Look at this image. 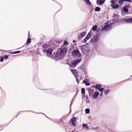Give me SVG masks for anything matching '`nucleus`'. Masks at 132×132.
<instances>
[{"mask_svg": "<svg viewBox=\"0 0 132 132\" xmlns=\"http://www.w3.org/2000/svg\"><path fill=\"white\" fill-rule=\"evenodd\" d=\"M73 56L75 57H80L82 55L78 50H75L72 53Z\"/></svg>", "mask_w": 132, "mask_h": 132, "instance_id": "4", "label": "nucleus"}, {"mask_svg": "<svg viewBox=\"0 0 132 132\" xmlns=\"http://www.w3.org/2000/svg\"><path fill=\"white\" fill-rule=\"evenodd\" d=\"M81 61V59L79 58L78 59L73 61L72 62L71 64V66L70 65V66L72 67H75L77 65L78 63Z\"/></svg>", "mask_w": 132, "mask_h": 132, "instance_id": "5", "label": "nucleus"}, {"mask_svg": "<svg viewBox=\"0 0 132 132\" xmlns=\"http://www.w3.org/2000/svg\"><path fill=\"white\" fill-rule=\"evenodd\" d=\"M71 132H73V131H72Z\"/></svg>", "mask_w": 132, "mask_h": 132, "instance_id": "41", "label": "nucleus"}, {"mask_svg": "<svg viewBox=\"0 0 132 132\" xmlns=\"http://www.w3.org/2000/svg\"><path fill=\"white\" fill-rule=\"evenodd\" d=\"M123 10L126 13L128 12V9L125 7L123 8Z\"/></svg>", "mask_w": 132, "mask_h": 132, "instance_id": "21", "label": "nucleus"}, {"mask_svg": "<svg viewBox=\"0 0 132 132\" xmlns=\"http://www.w3.org/2000/svg\"><path fill=\"white\" fill-rule=\"evenodd\" d=\"M101 87V85L100 84H98L94 86V87L97 89H99Z\"/></svg>", "mask_w": 132, "mask_h": 132, "instance_id": "14", "label": "nucleus"}, {"mask_svg": "<svg viewBox=\"0 0 132 132\" xmlns=\"http://www.w3.org/2000/svg\"><path fill=\"white\" fill-rule=\"evenodd\" d=\"M48 45L46 44H44L43 45V47L44 49H43V52H44L46 54L47 56H49L52 54V52L53 51V50L52 49H47Z\"/></svg>", "mask_w": 132, "mask_h": 132, "instance_id": "3", "label": "nucleus"}, {"mask_svg": "<svg viewBox=\"0 0 132 132\" xmlns=\"http://www.w3.org/2000/svg\"><path fill=\"white\" fill-rule=\"evenodd\" d=\"M82 37L80 35H79L78 36V38L79 39H81L82 38Z\"/></svg>", "mask_w": 132, "mask_h": 132, "instance_id": "28", "label": "nucleus"}, {"mask_svg": "<svg viewBox=\"0 0 132 132\" xmlns=\"http://www.w3.org/2000/svg\"><path fill=\"white\" fill-rule=\"evenodd\" d=\"M111 7L113 9H117L119 8V5L118 4H116L115 5L112 4L111 5Z\"/></svg>", "mask_w": 132, "mask_h": 132, "instance_id": "12", "label": "nucleus"}, {"mask_svg": "<svg viewBox=\"0 0 132 132\" xmlns=\"http://www.w3.org/2000/svg\"><path fill=\"white\" fill-rule=\"evenodd\" d=\"M88 81L89 80L88 79H86L83 81V82L85 84V83L88 82Z\"/></svg>", "mask_w": 132, "mask_h": 132, "instance_id": "20", "label": "nucleus"}, {"mask_svg": "<svg viewBox=\"0 0 132 132\" xmlns=\"http://www.w3.org/2000/svg\"><path fill=\"white\" fill-rule=\"evenodd\" d=\"M80 35L82 37H83L86 35V33L85 32H82Z\"/></svg>", "mask_w": 132, "mask_h": 132, "instance_id": "25", "label": "nucleus"}, {"mask_svg": "<svg viewBox=\"0 0 132 132\" xmlns=\"http://www.w3.org/2000/svg\"><path fill=\"white\" fill-rule=\"evenodd\" d=\"M20 53V52L19 51H18L15 52V54L19 53Z\"/></svg>", "mask_w": 132, "mask_h": 132, "instance_id": "34", "label": "nucleus"}, {"mask_svg": "<svg viewBox=\"0 0 132 132\" xmlns=\"http://www.w3.org/2000/svg\"><path fill=\"white\" fill-rule=\"evenodd\" d=\"M87 90L90 97L93 98L94 99H96L97 98L99 94L96 91L94 92V89H91L90 88H88Z\"/></svg>", "mask_w": 132, "mask_h": 132, "instance_id": "1", "label": "nucleus"}, {"mask_svg": "<svg viewBox=\"0 0 132 132\" xmlns=\"http://www.w3.org/2000/svg\"><path fill=\"white\" fill-rule=\"evenodd\" d=\"M124 1V0H120L119 1V3L120 4H122L123 3V2Z\"/></svg>", "mask_w": 132, "mask_h": 132, "instance_id": "26", "label": "nucleus"}, {"mask_svg": "<svg viewBox=\"0 0 132 132\" xmlns=\"http://www.w3.org/2000/svg\"><path fill=\"white\" fill-rule=\"evenodd\" d=\"M4 59L3 57H1L0 59V61L1 62H3V61Z\"/></svg>", "mask_w": 132, "mask_h": 132, "instance_id": "29", "label": "nucleus"}, {"mask_svg": "<svg viewBox=\"0 0 132 132\" xmlns=\"http://www.w3.org/2000/svg\"><path fill=\"white\" fill-rule=\"evenodd\" d=\"M111 2L112 3V4H113V3H114V1H113V0H112L111 1Z\"/></svg>", "mask_w": 132, "mask_h": 132, "instance_id": "36", "label": "nucleus"}, {"mask_svg": "<svg viewBox=\"0 0 132 132\" xmlns=\"http://www.w3.org/2000/svg\"><path fill=\"white\" fill-rule=\"evenodd\" d=\"M98 40L96 38H93L90 41L92 42L93 43H96V42Z\"/></svg>", "mask_w": 132, "mask_h": 132, "instance_id": "13", "label": "nucleus"}, {"mask_svg": "<svg viewBox=\"0 0 132 132\" xmlns=\"http://www.w3.org/2000/svg\"><path fill=\"white\" fill-rule=\"evenodd\" d=\"M85 94H82V98H85Z\"/></svg>", "mask_w": 132, "mask_h": 132, "instance_id": "33", "label": "nucleus"}, {"mask_svg": "<svg viewBox=\"0 0 132 132\" xmlns=\"http://www.w3.org/2000/svg\"><path fill=\"white\" fill-rule=\"evenodd\" d=\"M95 11H99L100 10V8L98 7H97L95 9Z\"/></svg>", "mask_w": 132, "mask_h": 132, "instance_id": "16", "label": "nucleus"}, {"mask_svg": "<svg viewBox=\"0 0 132 132\" xmlns=\"http://www.w3.org/2000/svg\"><path fill=\"white\" fill-rule=\"evenodd\" d=\"M111 28V26L110 24H107L105 25L101 29L102 31H108Z\"/></svg>", "mask_w": 132, "mask_h": 132, "instance_id": "6", "label": "nucleus"}, {"mask_svg": "<svg viewBox=\"0 0 132 132\" xmlns=\"http://www.w3.org/2000/svg\"><path fill=\"white\" fill-rule=\"evenodd\" d=\"M84 1L88 5H91V3L89 0H84Z\"/></svg>", "mask_w": 132, "mask_h": 132, "instance_id": "15", "label": "nucleus"}, {"mask_svg": "<svg viewBox=\"0 0 132 132\" xmlns=\"http://www.w3.org/2000/svg\"><path fill=\"white\" fill-rule=\"evenodd\" d=\"M123 19L126 23H130L131 22V18H124Z\"/></svg>", "mask_w": 132, "mask_h": 132, "instance_id": "7", "label": "nucleus"}, {"mask_svg": "<svg viewBox=\"0 0 132 132\" xmlns=\"http://www.w3.org/2000/svg\"><path fill=\"white\" fill-rule=\"evenodd\" d=\"M90 36L89 33L87 35L86 37L84 39V42L85 43H86L87 40L89 39L90 38Z\"/></svg>", "mask_w": 132, "mask_h": 132, "instance_id": "9", "label": "nucleus"}, {"mask_svg": "<svg viewBox=\"0 0 132 132\" xmlns=\"http://www.w3.org/2000/svg\"><path fill=\"white\" fill-rule=\"evenodd\" d=\"M97 25H95L93 26L92 27L93 30V31H95L97 29Z\"/></svg>", "mask_w": 132, "mask_h": 132, "instance_id": "18", "label": "nucleus"}, {"mask_svg": "<svg viewBox=\"0 0 132 132\" xmlns=\"http://www.w3.org/2000/svg\"><path fill=\"white\" fill-rule=\"evenodd\" d=\"M90 84L89 83H86L85 84V85L87 86H89Z\"/></svg>", "mask_w": 132, "mask_h": 132, "instance_id": "32", "label": "nucleus"}, {"mask_svg": "<svg viewBox=\"0 0 132 132\" xmlns=\"http://www.w3.org/2000/svg\"><path fill=\"white\" fill-rule=\"evenodd\" d=\"M8 57V56L7 55H5L4 56V58L5 59H7Z\"/></svg>", "mask_w": 132, "mask_h": 132, "instance_id": "30", "label": "nucleus"}, {"mask_svg": "<svg viewBox=\"0 0 132 132\" xmlns=\"http://www.w3.org/2000/svg\"><path fill=\"white\" fill-rule=\"evenodd\" d=\"M31 40V39L30 38H29L28 39L26 43L27 45H28L30 43Z\"/></svg>", "mask_w": 132, "mask_h": 132, "instance_id": "17", "label": "nucleus"}, {"mask_svg": "<svg viewBox=\"0 0 132 132\" xmlns=\"http://www.w3.org/2000/svg\"><path fill=\"white\" fill-rule=\"evenodd\" d=\"M125 2H130L131 1L130 0H124Z\"/></svg>", "mask_w": 132, "mask_h": 132, "instance_id": "35", "label": "nucleus"}, {"mask_svg": "<svg viewBox=\"0 0 132 132\" xmlns=\"http://www.w3.org/2000/svg\"><path fill=\"white\" fill-rule=\"evenodd\" d=\"M86 102L87 103L89 102V100H88V97L87 96L86 97Z\"/></svg>", "mask_w": 132, "mask_h": 132, "instance_id": "27", "label": "nucleus"}, {"mask_svg": "<svg viewBox=\"0 0 132 132\" xmlns=\"http://www.w3.org/2000/svg\"><path fill=\"white\" fill-rule=\"evenodd\" d=\"M67 51V49L65 47H62L58 49L57 51L56 56L58 57L60 56L62 57L63 54L66 53Z\"/></svg>", "mask_w": 132, "mask_h": 132, "instance_id": "2", "label": "nucleus"}, {"mask_svg": "<svg viewBox=\"0 0 132 132\" xmlns=\"http://www.w3.org/2000/svg\"><path fill=\"white\" fill-rule=\"evenodd\" d=\"M131 22H132V18H131Z\"/></svg>", "mask_w": 132, "mask_h": 132, "instance_id": "39", "label": "nucleus"}, {"mask_svg": "<svg viewBox=\"0 0 132 132\" xmlns=\"http://www.w3.org/2000/svg\"><path fill=\"white\" fill-rule=\"evenodd\" d=\"M73 42H75V40H73Z\"/></svg>", "mask_w": 132, "mask_h": 132, "instance_id": "40", "label": "nucleus"}, {"mask_svg": "<svg viewBox=\"0 0 132 132\" xmlns=\"http://www.w3.org/2000/svg\"><path fill=\"white\" fill-rule=\"evenodd\" d=\"M82 126L83 127V128L86 130H87L89 129V127L85 123H83Z\"/></svg>", "mask_w": 132, "mask_h": 132, "instance_id": "11", "label": "nucleus"}, {"mask_svg": "<svg viewBox=\"0 0 132 132\" xmlns=\"http://www.w3.org/2000/svg\"><path fill=\"white\" fill-rule=\"evenodd\" d=\"M11 54H15V52H11Z\"/></svg>", "mask_w": 132, "mask_h": 132, "instance_id": "38", "label": "nucleus"}, {"mask_svg": "<svg viewBox=\"0 0 132 132\" xmlns=\"http://www.w3.org/2000/svg\"><path fill=\"white\" fill-rule=\"evenodd\" d=\"M105 0H97V3L98 5H101L104 3Z\"/></svg>", "mask_w": 132, "mask_h": 132, "instance_id": "8", "label": "nucleus"}, {"mask_svg": "<svg viewBox=\"0 0 132 132\" xmlns=\"http://www.w3.org/2000/svg\"><path fill=\"white\" fill-rule=\"evenodd\" d=\"M68 43L67 41H65L64 42V44L66 45L68 44Z\"/></svg>", "mask_w": 132, "mask_h": 132, "instance_id": "31", "label": "nucleus"}, {"mask_svg": "<svg viewBox=\"0 0 132 132\" xmlns=\"http://www.w3.org/2000/svg\"><path fill=\"white\" fill-rule=\"evenodd\" d=\"M85 112L86 113H89L90 112V110L88 109H85Z\"/></svg>", "mask_w": 132, "mask_h": 132, "instance_id": "19", "label": "nucleus"}, {"mask_svg": "<svg viewBox=\"0 0 132 132\" xmlns=\"http://www.w3.org/2000/svg\"><path fill=\"white\" fill-rule=\"evenodd\" d=\"M110 92V90H106L104 92V93L106 95H107Z\"/></svg>", "mask_w": 132, "mask_h": 132, "instance_id": "24", "label": "nucleus"}, {"mask_svg": "<svg viewBox=\"0 0 132 132\" xmlns=\"http://www.w3.org/2000/svg\"><path fill=\"white\" fill-rule=\"evenodd\" d=\"M99 91L100 92H103L104 91V88H100L99 89H98Z\"/></svg>", "mask_w": 132, "mask_h": 132, "instance_id": "23", "label": "nucleus"}, {"mask_svg": "<svg viewBox=\"0 0 132 132\" xmlns=\"http://www.w3.org/2000/svg\"><path fill=\"white\" fill-rule=\"evenodd\" d=\"M102 93L103 92H101V93L100 94V95L101 96H102Z\"/></svg>", "mask_w": 132, "mask_h": 132, "instance_id": "37", "label": "nucleus"}, {"mask_svg": "<svg viewBox=\"0 0 132 132\" xmlns=\"http://www.w3.org/2000/svg\"><path fill=\"white\" fill-rule=\"evenodd\" d=\"M70 121L72 123V125L73 126H75L76 124L75 118H71L70 120Z\"/></svg>", "mask_w": 132, "mask_h": 132, "instance_id": "10", "label": "nucleus"}, {"mask_svg": "<svg viewBox=\"0 0 132 132\" xmlns=\"http://www.w3.org/2000/svg\"><path fill=\"white\" fill-rule=\"evenodd\" d=\"M85 89L84 88H82L81 89V92L82 94H85Z\"/></svg>", "mask_w": 132, "mask_h": 132, "instance_id": "22", "label": "nucleus"}]
</instances>
